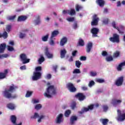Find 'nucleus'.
Returning a JSON list of instances; mask_svg holds the SVG:
<instances>
[{
  "mask_svg": "<svg viewBox=\"0 0 125 125\" xmlns=\"http://www.w3.org/2000/svg\"><path fill=\"white\" fill-rule=\"evenodd\" d=\"M93 46V44L92 42H88L86 47V51L87 53H89L91 51V49H92V47Z\"/></svg>",
  "mask_w": 125,
  "mask_h": 125,
  "instance_id": "13",
  "label": "nucleus"
},
{
  "mask_svg": "<svg viewBox=\"0 0 125 125\" xmlns=\"http://www.w3.org/2000/svg\"><path fill=\"white\" fill-rule=\"evenodd\" d=\"M6 30L8 33H9L10 32V30H11V25H7L6 27Z\"/></svg>",
  "mask_w": 125,
  "mask_h": 125,
  "instance_id": "49",
  "label": "nucleus"
},
{
  "mask_svg": "<svg viewBox=\"0 0 125 125\" xmlns=\"http://www.w3.org/2000/svg\"><path fill=\"white\" fill-rule=\"evenodd\" d=\"M15 18H16V15L10 16L9 17V20H10L11 21H13V20H15Z\"/></svg>",
  "mask_w": 125,
  "mask_h": 125,
  "instance_id": "51",
  "label": "nucleus"
},
{
  "mask_svg": "<svg viewBox=\"0 0 125 125\" xmlns=\"http://www.w3.org/2000/svg\"><path fill=\"white\" fill-rule=\"evenodd\" d=\"M100 122L103 125H107L108 123H109V120L107 119H100Z\"/></svg>",
  "mask_w": 125,
  "mask_h": 125,
  "instance_id": "27",
  "label": "nucleus"
},
{
  "mask_svg": "<svg viewBox=\"0 0 125 125\" xmlns=\"http://www.w3.org/2000/svg\"><path fill=\"white\" fill-rule=\"evenodd\" d=\"M38 118H40V115L37 112H35L34 115L31 116V119H36Z\"/></svg>",
  "mask_w": 125,
  "mask_h": 125,
  "instance_id": "38",
  "label": "nucleus"
},
{
  "mask_svg": "<svg viewBox=\"0 0 125 125\" xmlns=\"http://www.w3.org/2000/svg\"><path fill=\"white\" fill-rule=\"evenodd\" d=\"M105 60L107 62H111V61H113V60H114V59L113 58V57H112V56H109L106 58Z\"/></svg>",
  "mask_w": 125,
  "mask_h": 125,
  "instance_id": "37",
  "label": "nucleus"
},
{
  "mask_svg": "<svg viewBox=\"0 0 125 125\" xmlns=\"http://www.w3.org/2000/svg\"><path fill=\"white\" fill-rule=\"evenodd\" d=\"M49 35L47 34L46 36H43L42 37V42H47V40H48V37Z\"/></svg>",
  "mask_w": 125,
  "mask_h": 125,
  "instance_id": "41",
  "label": "nucleus"
},
{
  "mask_svg": "<svg viewBox=\"0 0 125 125\" xmlns=\"http://www.w3.org/2000/svg\"><path fill=\"white\" fill-rule=\"evenodd\" d=\"M7 50H8V51H13L14 48L11 46H7Z\"/></svg>",
  "mask_w": 125,
  "mask_h": 125,
  "instance_id": "48",
  "label": "nucleus"
},
{
  "mask_svg": "<svg viewBox=\"0 0 125 125\" xmlns=\"http://www.w3.org/2000/svg\"><path fill=\"white\" fill-rule=\"evenodd\" d=\"M63 14H69V10H65L62 11Z\"/></svg>",
  "mask_w": 125,
  "mask_h": 125,
  "instance_id": "62",
  "label": "nucleus"
},
{
  "mask_svg": "<svg viewBox=\"0 0 125 125\" xmlns=\"http://www.w3.org/2000/svg\"><path fill=\"white\" fill-rule=\"evenodd\" d=\"M109 41L111 42H116L119 43L120 42V35L115 33L113 34V37L109 38Z\"/></svg>",
  "mask_w": 125,
  "mask_h": 125,
  "instance_id": "4",
  "label": "nucleus"
},
{
  "mask_svg": "<svg viewBox=\"0 0 125 125\" xmlns=\"http://www.w3.org/2000/svg\"><path fill=\"white\" fill-rule=\"evenodd\" d=\"M121 53L119 51H115L113 55V58H118L120 56Z\"/></svg>",
  "mask_w": 125,
  "mask_h": 125,
  "instance_id": "32",
  "label": "nucleus"
},
{
  "mask_svg": "<svg viewBox=\"0 0 125 125\" xmlns=\"http://www.w3.org/2000/svg\"><path fill=\"white\" fill-rule=\"evenodd\" d=\"M21 70H26V65H23L20 67Z\"/></svg>",
  "mask_w": 125,
  "mask_h": 125,
  "instance_id": "64",
  "label": "nucleus"
},
{
  "mask_svg": "<svg viewBox=\"0 0 125 125\" xmlns=\"http://www.w3.org/2000/svg\"><path fill=\"white\" fill-rule=\"evenodd\" d=\"M83 9V7L79 4H77L75 7V9L76 11H80L81 9Z\"/></svg>",
  "mask_w": 125,
  "mask_h": 125,
  "instance_id": "43",
  "label": "nucleus"
},
{
  "mask_svg": "<svg viewBox=\"0 0 125 125\" xmlns=\"http://www.w3.org/2000/svg\"><path fill=\"white\" fill-rule=\"evenodd\" d=\"M62 122H63V114H60L57 116L56 123V124H61Z\"/></svg>",
  "mask_w": 125,
  "mask_h": 125,
  "instance_id": "18",
  "label": "nucleus"
},
{
  "mask_svg": "<svg viewBox=\"0 0 125 125\" xmlns=\"http://www.w3.org/2000/svg\"><path fill=\"white\" fill-rule=\"evenodd\" d=\"M67 21L68 22H74L75 21V18L74 17H69L66 19Z\"/></svg>",
  "mask_w": 125,
  "mask_h": 125,
  "instance_id": "45",
  "label": "nucleus"
},
{
  "mask_svg": "<svg viewBox=\"0 0 125 125\" xmlns=\"http://www.w3.org/2000/svg\"><path fill=\"white\" fill-rule=\"evenodd\" d=\"M66 87L69 90L70 92H76L77 88L74 86V84L72 83H68L66 84Z\"/></svg>",
  "mask_w": 125,
  "mask_h": 125,
  "instance_id": "8",
  "label": "nucleus"
},
{
  "mask_svg": "<svg viewBox=\"0 0 125 125\" xmlns=\"http://www.w3.org/2000/svg\"><path fill=\"white\" fill-rule=\"evenodd\" d=\"M10 121L13 125H17L16 122L17 121V118L15 115H11L10 117Z\"/></svg>",
  "mask_w": 125,
  "mask_h": 125,
  "instance_id": "20",
  "label": "nucleus"
},
{
  "mask_svg": "<svg viewBox=\"0 0 125 125\" xmlns=\"http://www.w3.org/2000/svg\"><path fill=\"white\" fill-rule=\"evenodd\" d=\"M59 34V31L58 30H54L51 33L50 40H53V38H55Z\"/></svg>",
  "mask_w": 125,
  "mask_h": 125,
  "instance_id": "24",
  "label": "nucleus"
},
{
  "mask_svg": "<svg viewBox=\"0 0 125 125\" xmlns=\"http://www.w3.org/2000/svg\"><path fill=\"white\" fill-rule=\"evenodd\" d=\"M26 37V34L21 33L20 34V39H24Z\"/></svg>",
  "mask_w": 125,
  "mask_h": 125,
  "instance_id": "57",
  "label": "nucleus"
},
{
  "mask_svg": "<svg viewBox=\"0 0 125 125\" xmlns=\"http://www.w3.org/2000/svg\"><path fill=\"white\" fill-rule=\"evenodd\" d=\"M27 16H19L18 18V22H22L27 20Z\"/></svg>",
  "mask_w": 125,
  "mask_h": 125,
  "instance_id": "22",
  "label": "nucleus"
},
{
  "mask_svg": "<svg viewBox=\"0 0 125 125\" xmlns=\"http://www.w3.org/2000/svg\"><path fill=\"white\" fill-rule=\"evenodd\" d=\"M7 107L8 108V109H10V110H14L15 109V106L13 104L9 103L7 104Z\"/></svg>",
  "mask_w": 125,
  "mask_h": 125,
  "instance_id": "28",
  "label": "nucleus"
},
{
  "mask_svg": "<svg viewBox=\"0 0 125 125\" xmlns=\"http://www.w3.org/2000/svg\"><path fill=\"white\" fill-rule=\"evenodd\" d=\"M36 25H39L41 24V16H37L36 18V20L35 21Z\"/></svg>",
  "mask_w": 125,
  "mask_h": 125,
  "instance_id": "33",
  "label": "nucleus"
},
{
  "mask_svg": "<svg viewBox=\"0 0 125 125\" xmlns=\"http://www.w3.org/2000/svg\"><path fill=\"white\" fill-rule=\"evenodd\" d=\"M99 32V29L94 27L91 30V33L92 34V36L96 38L98 37L97 34Z\"/></svg>",
  "mask_w": 125,
  "mask_h": 125,
  "instance_id": "12",
  "label": "nucleus"
},
{
  "mask_svg": "<svg viewBox=\"0 0 125 125\" xmlns=\"http://www.w3.org/2000/svg\"><path fill=\"white\" fill-rule=\"evenodd\" d=\"M103 23H104V24L105 25H107V24H108V23H109V19H105L104 20V21H103Z\"/></svg>",
  "mask_w": 125,
  "mask_h": 125,
  "instance_id": "55",
  "label": "nucleus"
},
{
  "mask_svg": "<svg viewBox=\"0 0 125 125\" xmlns=\"http://www.w3.org/2000/svg\"><path fill=\"white\" fill-rule=\"evenodd\" d=\"M81 65H82V62L80 61H76L75 66L77 68H81Z\"/></svg>",
  "mask_w": 125,
  "mask_h": 125,
  "instance_id": "36",
  "label": "nucleus"
},
{
  "mask_svg": "<svg viewBox=\"0 0 125 125\" xmlns=\"http://www.w3.org/2000/svg\"><path fill=\"white\" fill-rule=\"evenodd\" d=\"M73 74H81V70L80 69H75L73 71Z\"/></svg>",
  "mask_w": 125,
  "mask_h": 125,
  "instance_id": "44",
  "label": "nucleus"
},
{
  "mask_svg": "<svg viewBox=\"0 0 125 125\" xmlns=\"http://www.w3.org/2000/svg\"><path fill=\"white\" fill-rule=\"evenodd\" d=\"M117 117L116 119L119 122H124L125 120V113H123V112L120 109L117 110Z\"/></svg>",
  "mask_w": 125,
  "mask_h": 125,
  "instance_id": "3",
  "label": "nucleus"
},
{
  "mask_svg": "<svg viewBox=\"0 0 125 125\" xmlns=\"http://www.w3.org/2000/svg\"><path fill=\"white\" fill-rule=\"evenodd\" d=\"M42 78V73L40 72H35L33 73V76H32V80L33 81H38Z\"/></svg>",
  "mask_w": 125,
  "mask_h": 125,
  "instance_id": "9",
  "label": "nucleus"
},
{
  "mask_svg": "<svg viewBox=\"0 0 125 125\" xmlns=\"http://www.w3.org/2000/svg\"><path fill=\"white\" fill-rule=\"evenodd\" d=\"M32 94H33V91H27L25 95V97H30V96H32Z\"/></svg>",
  "mask_w": 125,
  "mask_h": 125,
  "instance_id": "40",
  "label": "nucleus"
},
{
  "mask_svg": "<svg viewBox=\"0 0 125 125\" xmlns=\"http://www.w3.org/2000/svg\"><path fill=\"white\" fill-rule=\"evenodd\" d=\"M94 84H95V83L94 82V81H91L89 82L88 84V86L91 87V86H92V85H94Z\"/></svg>",
  "mask_w": 125,
  "mask_h": 125,
  "instance_id": "50",
  "label": "nucleus"
},
{
  "mask_svg": "<svg viewBox=\"0 0 125 125\" xmlns=\"http://www.w3.org/2000/svg\"><path fill=\"white\" fill-rule=\"evenodd\" d=\"M20 58L22 62V64H27L30 62V59L27 58V55L25 54H21L20 56Z\"/></svg>",
  "mask_w": 125,
  "mask_h": 125,
  "instance_id": "6",
  "label": "nucleus"
},
{
  "mask_svg": "<svg viewBox=\"0 0 125 125\" xmlns=\"http://www.w3.org/2000/svg\"><path fill=\"white\" fill-rule=\"evenodd\" d=\"M116 22H115V21H113L112 22V27L114 28V29H116V30H117L119 32V33L120 34H123V33H124V32L121 31L120 30V28H119V27L118 26H116Z\"/></svg>",
  "mask_w": 125,
  "mask_h": 125,
  "instance_id": "25",
  "label": "nucleus"
},
{
  "mask_svg": "<svg viewBox=\"0 0 125 125\" xmlns=\"http://www.w3.org/2000/svg\"><path fill=\"white\" fill-rule=\"evenodd\" d=\"M123 102L122 100H118L116 99H113L112 100V104L113 106H117V105H120Z\"/></svg>",
  "mask_w": 125,
  "mask_h": 125,
  "instance_id": "14",
  "label": "nucleus"
},
{
  "mask_svg": "<svg viewBox=\"0 0 125 125\" xmlns=\"http://www.w3.org/2000/svg\"><path fill=\"white\" fill-rule=\"evenodd\" d=\"M97 82L100 83H104L105 81L104 79H98L97 80Z\"/></svg>",
  "mask_w": 125,
  "mask_h": 125,
  "instance_id": "52",
  "label": "nucleus"
},
{
  "mask_svg": "<svg viewBox=\"0 0 125 125\" xmlns=\"http://www.w3.org/2000/svg\"><path fill=\"white\" fill-rule=\"evenodd\" d=\"M42 106L41 104H37L35 106V109L36 110H40V109H41Z\"/></svg>",
  "mask_w": 125,
  "mask_h": 125,
  "instance_id": "47",
  "label": "nucleus"
},
{
  "mask_svg": "<svg viewBox=\"0 0 125 125\" xmlns=\"http://www.w3.org/2000/svg\"><path fill=\"white\" fill-rule=\"evenodd\" d=\"M78 44L80 46H84V41L81 38L79 39Z\"/></svg>",
  "mask_w": 125,
  "mask_h": 125,
  "instance_id": "29",
  "label": "nucleus"
},
{
  "mask_svg": "<svg viewBox=\"0 0 125 125\" xmlns=\"http://www.w3.org/2000/svg\"><path fill=\"white\" fill-rule=\"evenodd\" d=\"M77 53H78V51L77 50L73 51L72 53V56H76V55H77Z\"/></svg>",
  "mask_w": 125,
  "mask_h": 125,
  "instance_id": "60",
  "label": "nucleus"
},
{
  "mask_svg": "<svg viewBox=\"0 0 125 125\" xmlns=\"http://www.w3.org/2000/svg\"><path fill=\"white\" fill-rule=\"evenodd\" d=\"M66 54L67 51H66V49H64L63 50H61L60 52L61 58H65V56H66Z\"/></svg>",
  "mask_w": 125,
  "mask_h": 125,
  "instance_id": "26",
  "label": "nucleus"
},
{
  "mask_svg": "<svg viewBox=\"0 0 125 125\" xmlns=\"http://www.w3.org/2000/svg\"><path fill=\"white\" fill-rule=\"evenodd\" d=\"M102 56L105 57L108 56V53L106 51H103L102 53Z\"/></svg>",
  "mask_w": 125,
  "mask_h": 125,
  "instance_id": "56",
  "label": "nucleus"
},
{
  "mask_svg": "<svg viewBox=\"0 0 125 125\" xmlns=\"http://www.w3.org/2000/svg\"><path fill=\"white\" fill-rule=\"evenodd\" d=\"M80 60L82 61H85L86 60V57L84 56H81L80 58Z\"/></svg>",
  "mask_w": 125,
  "mask_h": 125,
  "instance_id": "59",
  "label": "nucleus"
},
{
  "mask_svg": "<svg viewBox=\"0 0 125 125\" xmlns=\"http://www.w3.org/2000/svg\"><path fill=\"white\" fill-rule=\"evenodd\" d=\"M36 72H41L42 71V66H37L35 68Z\"/></svg>",
  "mask_w": 125,
  "mask_h": 125,
  "instance_id": "53",
  "label": "nucleus"
},
{
  "mask_svg": "<svg viewBox=\"0 0 125 125\" xmlns=\"http://www.w3.org/2000/svg\"><path fill=\"white\" fill-rule=\"evenodd\" d=\"M99 18L97 17V15H94L92 17V21L91 22V26H97L98 25Z\"/></svg>",
  "mask_w": 125,
  "mask_h": 125,
  "instance_id": "7",
  "label": "nucleus"
},
{
  "mask_svg": "<svg viewBox=\"0 0 125 125\" xmlns=\"http://www.w3.org/2000/svg\"><path fill=\"white\" fill-rule=\"evenodd\" d=\"M57 68H58V66H57V65H54V66H53V69L56 73L57 72Z\"/></svg>",
  "mask_w": 125,
  "mask_h": 125,
  "instance_id": "61",
  "label": "nucleus"
},
{
  "mask_svg": "<svg viewBox=\"0 0 125 125\" xmlns=\"http://www.w3.org/2000/svg\"><path fill=\"white\" fill-rule=\"evenodd\" d=\"M71 109H72V110H74L75 108H76L77 107V104L75 102H73L70 106Z\"/></svg>",
  "mask_w": 125,
  "mask_h": 125,
  "instance_id": "42",
  "label": "nucleus"
},
{
  "mask_svg": "<svg viewBox=\"0 0 125 125\" xmlns=\"http://www.w3.org/2000/svg\"><path fill=\"white\" fill-rule=\"evenodd\" d=\"M124 83V77L121 76L119 77L118 79L115 82V84L117 86H121Z\"/></svg>",
  "mask_w": 125,
  "mask_h": 125,
  "instance_id": "11",
  "label": "nucleus"
},
{
  "mask_svg": "<svg viewBox=\"0 0 125 125\" xmlns=\"http://www.w3.org/2000/svg\"><path fill=\"white\" fill-rule=\"evenodd\" d=\"M93 108H94V105L91 104L88 106V108L83 107V108H82L81 111H78V114H80V115H83V113L85 112H88L89 110L90 111H91V110H93Z\"/></svg>",
  "mask_w": 125,
  "mask_h": 125,
  "instance_id": "5",
  "label": "nucleus"
},
{
  "mask_svg": "<svg viewBox=\"0 0 125 125\" xmlns=\"http://www.w3.org/2000/svg\"><path fill=\"white\" fill-rule=\"evenodd\" d=\"M67 42H68V39H67L66 37L62 38L60 42L61 46H63V45H65V44L67 43Z\"/></svg>",
  "mask_w": 125,
  "mask_h": 125,
  "instance_id": "17",
  "label": "nucleus"
},
{
  "mask_svg": "<svg viewBox=\"0 0 125 125\" xmlns=\"http://www.w3.org/2000/svg\"><path fill=\"white\" fill-rule=\"evenodd\" d=\"M45 55L47 56V58L50 59L51 58H53V55L48 51V48L46 47L45 48Z\"/></svg>",
  "mask_w": 125,
  "mask_h": 125,
  "instance_id": "15",
  "label": "nucleus"
},
{
  "mask_svg": "<svg viewBox=\"0 0 125 125\" xmlns=\"http://www.w3.org/2000/svg\"><path fill=\"white\" fill-rule=\"evenodd\" d=\"M8 74V70L5 69L4 73L0 72V80H3L6 78V75Z\"/></svg>",
  "mask_w": 125,
  "mask_h": 125,
  "instance_id": "16",
  "label": "nucleus"
},
{
  "mask_svg": "<svg viewBox=\"0 0 125 125\" xmlns=\"http://www.w3.org/2000/svg\"><path fill=\"white\" fill-rule=\"evenodd\" d=\"M17 88H18L17 86H15L14 84H12L11 86H9L8 89H6L2 91L3 96L8 99H10L11 98L12 99H15L17 97V95L16 94L12 95V93L14 92Z\"/></svg>",
  "mask_w": 125,
  "mask_h": 125,
  "instance_id": "1",
  "label": "nucleus"
},
{
  "mask_svg": "<svg viewBox=\"0 0 125 125\" xmlns=\"http://www.w3.org/2000/svg\"><path fill=\"white\" fill-rule=\"evenodd\" d=\"M71 113H72V111L70 109H68L65 111L64 113V116L66 118H69L70 117V115H71Z\"/></svg>",
  "mask_w": 125,
  "mask_h": 125,
  "instance_id": "31",
  "label": "nucleus"
},
{
  "mask_svg": "<svg viewBox=\"0 0 125 125\" xmlns=\"http://www.w3.org/2000/svg\"><path fill=\"white\" fill-rule=\"evenodd\" d=\"M123 66H125V62L121 63L117 67V70L118 71H122V67Z\"/></svg>",
  "mask_w": 125,
  "mask_h": 125,
  "instance_id": "34",
  "label": "nucleus"
},
{
  "mask_svg": "<svg viewBox=\"0 0 125 125\" xmlns=\"http://www.w3.org/2000/svg\"><path fill=\"white\" fill-rule=\"evenodd\" d=\"M2 38L3 39H7L8 38V34L6 31H4L2 34Z\"/></svg>",
  "mask_w": 125,
  "mask_h": 125,
  "instance_id": "39",
  "label": "nucleus"
},
{
  "mask_svg": "<svg viewBox=\"0 0 125 125\" xmlns=\"http://www.w3.org/2000/svg\"><path fill=\"white\" fill-rule=\"evenodd\" d=\"M6 47V44L2 43L0 44V53H3L4 50H5V48Z\"/></svg>",
  "mask_w": 125,
  "mask_h": 125,
  "instance_id": "23",
  "label": "nucleus"
},
{
  "mask_svg": "<svg viewBox=\"0 0 125 125\" xmlns=\"http://www.w3.org/2000/svg\"><path fill=\"white\" fill-rule=\"evenodd\" d=\"M78 120V117L76 116H72L70 117V125H74L75 122Z\"/></svg>",
  "mask_w": 125,
  "mask_h": 125,
  "instance_id": "21",
  "label": "nucleus"
},
{
  "mask_svg": "<svg viewBox=\"0 0 125 125\" xmlns=\"http://www.w3.org/2000/svg\"><path fill=\"white\" fill-rule=\"evenodd\" d=\"M76 14V10L74 9H72L71 10H68V15H71V16H73V15H75Z\"/></svg>",
  "mask_w": 125,
  "mask_h": 125,
  "instance_id": "30",
  "label": "nucleus"
},
{
  "mask_svg": "<svg viewBox=\"0 0 125 125\" xmlns=\"http://www.w3.org/2000/svg\"><path fill=\"white\" fill-rule=\"evenodd\" d=\"M46 79H47L48 80H50V79H51V74H47L46 76Z\"/></svg>",
  "mask_w": 125,
  "mask_h": 125,
  "instance_id": "63",
  "label": "nucleus"
},
{
  "mask_svg": "<svg viewBox=\"0 0 125 125\" xmlns=\"http://www.w3.org/2000/svg\"><path fill=\"white\" fill-rule=\"evenodd\" d=\"M96 2L100 7H103L105 5V1L104 0H96Z\"/></svg>",
  "mask_w": 125,
  "mask_h": 125,
  "instance_id": "19",
  "label": "nucleus"
},
{
  "mask_svg": "<svg viewBox=\"0 0 125 125\" xmlns=\"http://www.w3.org/2000/svg\"><path fill=\"white\" fill-rule=\"evenodd\" d=\"M56 94V89L54 88V86L50 85L48 87L46 92L44 93V96L47 98H51L52 96Z\"/></svg>",
  "mask_w": 125,
  "mask_h": 125,
  "instance_id": "2",
  "label": "nucleus"
},
{
  "mask_svg": "<svg viewBox=\"0 0 125 125\" xmlns=\"http://www.w3.org/2000/svg\"><path fill=\"white\" fill-rule=\"evenodd\" d=\"M75 96L79 101H83L86 98L85 95H83V93H78Z\"/></svg>",
  "mask_w": 125,
  "mask_h": 125,
  "instance_id": "10",
  "label": "nucleus"
},
{
  "mask_svg": "<svg viewBox=\"0 0 125 125\" xmlns=\"http://www.w3.org/2000/svg\"><path fill=\"white\" fill-rule=\"evenodd\" d=\"M44 57L42 55L40 56V58L38 60L39 63V64H42V62L44 61Z\"/></svg>",
  "mask_w": 125,
  "mask_h": 125,
  "instance_id": "35",
  "label": "nucleus"
},
{
  "mask_svg": "<svg viewBox=\"0 0 125 125\" xmlns=\"http://www.w3.org/2000/svg\"><path fill=\"white\" fill-rule=\"evenodd\" d=\"M103 109L104 110V112H107L109 107H108V105H103Z\"/></svg>",
  "mask_w": 125,
  "mask_h": 125,
  "instance_id": "46",
  "label": "nucleus"
},
{
  "mask_svg": "<svg viewBox=\"0 0 125 125\" xmlns=\"http://www.w3.org/2000/svg\"><path fill=\"white\" fill-rule=\"evenodd\" d=\"M97 75V73L94 72L93 71H91L90 72V76L92 77H95Z\"/></svg>",
  "mask_w": 125,
  "mask_h": 125,
  "instance_id": "58",
  "label": "nucleus"
},
{
  "mask_svg": "<svg viewBox=\"0 0 125 125\" xmlns=\"http://www.w3.org/2000/svg\"><path fill=\"white\" fill-rule=\"evenodd\" d=\"M73 28L75 30L78 28V21H75L73 24Z\"/></svg>",
  "mask_w": 125,
  "mask_h": 125,
  "instance_id": "54",
  "label": "nucleus"
}]
</instances>
